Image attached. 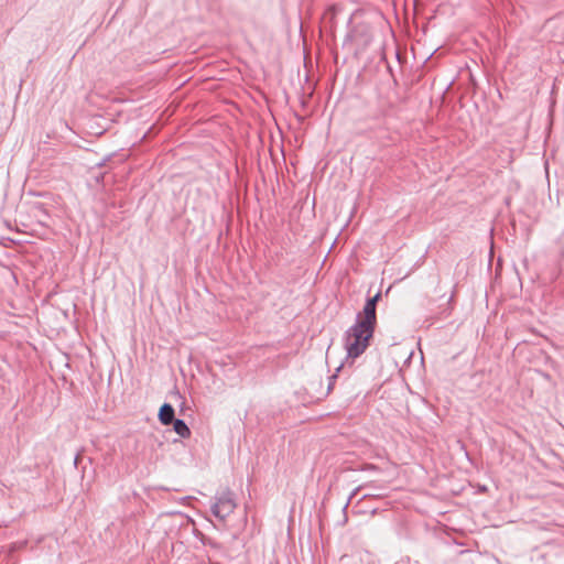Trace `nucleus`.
<instances>
[{"mask_svg": "<svg viewBox=\"0 0 564 564\" xmlns=\"http://www.w3.org/2000/svg\"><path fill=\"white\" fill-rule=\"evenodd\" d=\"M372 40V30L369 24L361 23L351 29L347 35V41L356 51L366 48Z\"/></svg>", "mask_w": 564, "mask_h": 564, "instance_id": "nucleus-2", "label": "nucleus"}, {"mask_svg": "<svg viewBox=\"0 0 564 564\" xmlns=\"http://www.w3.org/2000/svg\"><path fill=\"white\" fill-rule=\"evenodd\" d=\"M380 299V293L369 299L362 312L356 316V322L344 335V348L347 358L356 359L361 356L370 344L377 323L376 305Z\"/></svg>", "mask_w": 564, "mask_h": 564, "instance_id": "nucleus-1", "label": "nucleus"}, {"mask_svg": "<svg viewBox=\"0 0 564 564\" xmlns=\"http://www.w3.org/2000/svg\"><path fill=\"white\" fill-rule=\"evenodd\" d=\"M173 429L176 434H178L183 438H187L191 435V431L186 423L183 420H174L173 421Z\"/></svg>", "mask_w": 564, "mask_h": 564, "instance_id": "nucleus-5", "label": "nucleus"}, {"mask_svg": "<svg viewBox=\"0 0 564 564\" xmlns=\"http://www.w3.org/2000/svg\"><path fill=\"white\" fill-rule=\"evenodd\" d=\"M235 508L236 502L234 500L232 494L226 491L217 497V500L213 505L212 510L217 518L223 520L232 513Z\"/></svg>", "mask_w": 564, "mask_h": 564, "instance_id": "nucleus-3", "label": "nucleus"}, {"mask_svg": "<svg viewBox=\"0 0 564 564\" xmlns=\"http://www.w3.org/2000/svg\"><path fill=\"white\" fill-rule=\"evenodd\" d=\"M159 420L163 425H169L174 421V409L171 404L164 403L159 412Z\"/></svg>", "mask_w": 564, "mask_h": 564, "instance_id": "nucleus-4", "label": "nucleus"}]
</instances>
